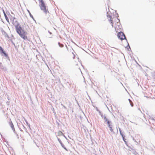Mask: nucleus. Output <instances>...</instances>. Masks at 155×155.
<instances>
[{
	"label": "nucleus",
	"instance_id": "c9c22d12",
	"mask_svg": "<svg viewBox=\"0 0 155 155\" xmlns=\"http://www.w3.org/2000/svg\"><path fill=\"white\" fill-rule=\"evenodd\" d=\"M6 12L8 15V13L10 14L9 12L8 11Z\"/></svg>",
	"mask_w": 155,
	"mask_h": 155
},
{
	"label": "nucleus",
	"instance_id": "423d86ee",
	"mask_svg": "<svg viewBox=\"0 0 155 155\" xmlns=\"http://www.w3.org/2000/svg\"><path fill=\"white\" fill-rule=\"evenodd\" d=\"M9 124L11 127L12 130H13V132L15 134V130L14 127V126L13 124L12 123V122L11 121V119L10 120V121L9 122Z\"/></svg>",
	"mask_w": 155,
	"mask_h": 155
},
{
	"label": "nucleus",
	"instance_id": "4be33fe9",
	"mask_svg": "<svg viewBox=\"0 0 155 155\" xmlns=\"http://www.w3.org/2000/svg\"><path fill=\"white\" fill-rule=\"evenodd\" d=\"M120 134L122 138L125 137V136L124 134V132L123 131V132L120 133Z\"/></svg>",
	"mask_w": 155,
	"mask_h": 155
},
{
	"label": "nucleus",
	"instance_id": "09e8293b",
	"mask_svg": "<svg viewBox=\"0 0 155 155\" xmlns=\"http://www.w3.org/2000/svg\"><path fill=\"white\" fill-rule=\"evenodd\" d=\"M82 66L83 67V68H84V66H83V65H82Z\"/></svg>",
	"mask_w": 155,
	"mask_h": 155
},
{
	"label": "nucleus",
	"instance_id": "aec40b11",
	"mask_svg": "<svg viewBox=\"0 0 155 155\" xmlns=\"http://www.w3.org/2000/svg\"><path fill=\"white\" fill-rule=\"evenodd\" d=\"M25 120L26 123L28 125V127H29V129H30L31 128H30V124L28 123V122L27 121V120L26 119H25Z\"/></svg>",
	"mask_w": 155,
	"mask_h": 155
},
{
	"label": "nucleus",
	"instance_id": "4c0bfd02",
	"mask_svg": "<svg viewBox=\"0 0 155 155\" xmlns=\"http://www.w3.org/2000/svg\"><path fill=\"white\" fill-rule=\"evenodd\" d=\"M65 46L66 47V48L68 50V47L66 45Z\"/></svg>",
	"mask_w": 155,
	"mask_h": 155
},
{
	"label": "nucleus",
	"instance_id": "3c124183",
	"mask_svg": "<svg viewBox=\"0 0 155 155\" xmlns=\"http://www.w3.org/2000/svg\"><path fill=\"white\" fill-rule=\"evenodd\" d=\"M117 132L118 131V130H117Z\"/></svg>",
	"mask_w": 155,
	"mask_h": 155
},
{
	"label": "nucleus",
	"instance_id": "412c9836",
	"mask_svg": "<svg viewBox=\"0 0 155 155\" xmlns=\"http://www.w3.org/2000/svg\"><path fill=\"white\" fill-rule=\"evenodd\" d=\"M133 153L135 155H139L138 153L135 151V150L133 151Z\"/></svg>",
	"mask_w": 155,
	"mask_h": 155
},
{
	"label": "nucleus",
	"instance_id": "4468645a",
	"mask_svg": "<svg viewBox=\"0 0 155 155\" xmlns=\"http://www.w3.org/2000/svg\"><path fill=\"white\" fill-rule=\"evenodd\" d=\"M58 134L61 135H62L63 136V137L66 139L68 140L67 138L64 135L63 133L61 131H59L58 132Z\"/></svg>",
	"mask_w": 155,
	"mask_h": 155
},
{
	"label": "nucleus",
	"instance_id": "37998d69",
	"mask_svg": "<svg viewBox=\"0 0 155 155\" xmlns=\"http://www.w3.org/2000/svg\"><path fill=\"white\" fill-rule=\"evenodd\" d=\"M77 104L79 106V104L78 103V102H77Z\"/></svg>",
	"mask_w": 155,
	"mask_h": 155
},
{
	"label": "nucleus",
	"instance_id": "6e6552de",
	"mask_svg": "<svg viewBox=\"0 0 155 155\" xmlns=\"http://www.w3.org/2000/svg\"><path fill=\"white\" fill-rule=\"evenodd\" d=\"M0 68L5 71H7V68L5 67L1 62H0Z\"/></svg>",
	"mask_w": 155,
	"mask_h": 155
},
{
	"label": "nucleus",
	"instance_id": "c756f323",
	"mask_svg": "<svg viewBox=\"0 0 155 155\" xmlns=\"http://www.w3.org/2000/svg\"><path fill=\"white\" fill-rule=\"evenodd\" d=\"M53 113H54V115H56V113L54 110V111H53Z\"/></svg>",
	"mask_w": 155,
	"mask_h": 155
},
{
	"label": "nucleus",
	"instance_id": "58836bf2",
	"mask_svg": "<svg viewBox=\"0 0 155 155\" xmlns=\"http://www.w3.org/2000/svg\"><path fill=\"white\" fill-rule=\"evenodd\" d=\"M15 22V23L17 22V23H18V21H17V20H16V21H15V22ZM15 23L16 24V23Z\"/></svg>",
	"mask_w": 155,
	"mask_h": 155
},
{
	"label": "nucleus",
	"instance_id": "bb28decb",
	"mask_svg": "<svg viewBox=\"0 0 155 155\" xmlns=\"http://www.w3.org/2000/svg\"><path fill=\"white\" fill-rule=\"evenodd\" d=\"M119 130L120 133H121L122 132H122V131L121 130V129L120 128H119Z\"/></svg>",
	"mask_w": 155,
	"mask_h": 155
},
{
	"label": "nucleus",
	"instance_id": "79ce46f5",
	"mask_svg": "<svg viewBox=\"0 0 155 155\" xmlns=\"http://www.w3.org/2000/svg\"><path fill=\"white\" fill-rule=\"evenodd\" d=\"M61 105L62 106H63V104H61Z\"/></svg>",
	"mask_w": 155,
	"mask_h": 155
},
{
	"label": "nucleus",
	"instance_id": "ddd939ff",
	"mask_svg": "<svg viewBox=\"0 0 155 155\" xmlns=\"http://www.w3.org/2000/svg\"><path fill=\"white\" fill-rule=\"evenodd\" d=\"M127 46L126 47H125V48H126L127 49V50L128 51H130L131 50V49L130 48V47L129 45V44L128 42V41H127Z\"/></svg>",
	"mask_w": 155,
	"mask_h": 155
},
{
	"label": "nucleus",
	"instance_id": "20e7f679",
	"mask_svg": "<svg viewBox=\"0 0 155 155\" xmlns=\"http://www.w3.org/2000/svg\"><path fill=\"white\" fill-rule=\"evenodd\" d=\"M0 54L2 56L5 57L6 58H7L9 61L10 60L8 54L4 50L3 48L0 50Z\"/></svg>",
	"mask_w": 155,
	"mask_h": 155
},
{
	"label": "nucleus",
	"instance_id": "8fccbe9b",
	"mask_svg": "<svg viewBox=\"0 0 155 155\" xmlns=\"http://www.w3.org/2000/svg\"><path fill=\"white\" fill-rule=\"evenodd\" d=\"M21 130V131H22L21 130Z\"/></svg>",
	"mask_w": 155,
	"mask_h": 155
},
{
	"label": "nucleus",
	"instance_id": "cd10ccee",
	"mask_svg": "<svg viewBox=\"0 0 155 155\" xmlns=\"http://www.w3.org/2000/svg\"><path fill=\"white\" fill-rule=\"evenodd\" d=\"M15 19H16V18L14 17L13 18V21H12V22H13V21H14V20Z\"/></svg>",
	"mask_w": 155,
	"mask_h": 155
},
{
	"label": "nucleus",
	"instance_id": "7ed1b4c3",
	"mask_svg": "<svg viewBox=\"0 0 155 155\" xmlns=\"http://www.w3.org/2000/svg\"><path fill=\"white\" fill-rule=\"evenodd\" d=\"M117 36L119 39L121 41L125 40L127 41V39L126 37L125 34L122 32H119L117 34Z\"/></svg>",
	"mask_w": 155,
	"mask_h": 155
},
{
	"label": "nucleus",
	"instance_id": "2eb2a0df",
	"mask_svg": "<svg viewBox=\"0 0 155 155\" xmlns=\"http://www.w3.org/2000/svg\"><path fill=\"white\" fill-rule=\"evenodd\" d=\"M112 125H110L109 126H108V127L109 128L110 130V131L111 132H113V133L114 134V131L113 129L112 128Z\"/></svg>",
	"mask_w": 155,
	"mask_h": 155
},
{
	"label": "nucleus",
	"instance_id": "393cba45",
	"mask_svg": "<svg viewBox=\"0 0 155 155\" xmlns=\"http://www.w3.org/2000/svg\"><path fill=\"white\" fill-rule=\"evenodd\" d=\"M11 42L14 45V46L15 48H16V47L15 46V44L14 43V42H13L12 41H11Z\"/></svg>",
	"mask_w": 155,
	"mask_h": 155
},
{
	"label": "nucleus",
	"instance_id": "9d476101",
	"mask_svg": "<svg viewBox=\"0 0 155 155\" xmlns=\"http://www.w3.org/2000/svg\"><path fill=\"white\" fill-rule=\"evenodd\" d=\"M107 17L108 18H110V24H111L112 27H113V20L112 19V17L110 15H107Z\"/></svg>",
	"mask_w": 155,
	"mask_h": 155
},
{
	"label": "nucleus",
	"instance_id": "864d4df0",
	"mask_svg": "<svg viewBox=\"0 0 155 155\" xmlns=\"http://www.w3.org/2000/svg\"><path fill=\"white\" fill-rule=\"evenodd\" d=\"M46 64V65L48 67V65H47Z\"/></svg>",
	"mask_w": 155,
	"mask_h": 155
},
{
	"label": "nucleus",
	"instance_id": "1a4fd4ad",
	"mask_svg": "<svg viewBox=\"0 0 155 155\" xmlns=\"http://www.w3.org/2000/svg\"><path fill=\"white\" fill-rule=\"evenodd\" d=\"M2 10L6 21H7V22L9 23L8 18V16H7L4 10L3 9H2Z\"/></svg>",
	"mask_w": 155,
	"mask_h": 155
},
{
	"label": "nucleus",
	"instance_id": "f03ea898",
	"mask_svg": "<svg viewBox=\"0 0 155 155\" xmlns=\"http://www.w3.org/2000/svg\"><path fill=\"white\" fill-rule=\"evenodd\" d=\"M39 3V6L41 9L43 11L45 14L48 12L49 13L48 9L47 8V6L45 5V3L43 0H38Z\"/></svg>",
	"mask_w": 155,
	"mask_h": 155
},
{
	"label": "nucleus",
	"instance_id": "f3484780",
	"mask_svg": "<svg viewBox=\"0 0 155 155\" xmlns=\"http://www.w3.org/2000/svg\"><path fill=\"white\" fill-rule=\"evenodd\" d=\"M61 147L66 151H68V150L67 149V148L65 147V146H64V144L63 143H61V144H60Z\"/></svg>",
	"mask_w": 155,
	"mask_h": 155
},
{
	"label": "nucleus",
	"instance_id": "e433bc0d",
	"mask_svg": "<svg viewBox=\"0 0 155 155\" xmlns=\"http://www.w3.org/2000/svg\"><path fill=\"white\" fill-rule=\"evenodd\" d=\"M16 136H18V137H17V138H18H18H19V137H18V134H16Z\"/></svg>",
	"mask_w": 155,
	"mask_h": 155
},
{
	"label": "nucleus",
	"instance_id": "ea45409f",
	"mask_svg": "<svg viewBox=\"0 0 155 155\" xmlns=\"http://www.w3.org/2000/svg\"><path fill=\"white\" fill-rule=\"evenodd\" d=\"M72 54H74V56L73 57V59H74V58H75V55L74 54H73V53H72Z\"/></svg>",
	"mask_w": 155,
	"mask_h": 155
},
{
	"label": "nucleus",
	"instance_id": "c85d7f7f",
	"mask_svg": "<svg viewBox=\"0 0 155 155\" xmlns=\"http://www.w3.org/2000/svg\"><path fill=\"white\" fill-rule=\"evenodd\" d=\"M63 107L66 110L67 109V107L63 105Z\"/></svg>",
	"mask_w": 155,
	"mask_h": 155
},
{
	"label": "nucleus",
	"instance_id": "f704fd0d",
	"mask_svg": "<svg viewBox=\"0 0 155 155\" xmlns=\"http://www.w3.org/2000/svg\"><path fill=\"white\" fill-rule=\"evenodd\" d=\"M2 48L1 46H0V50H1Z\"/></svg>",
	"mask_w": 155,
	"mask_h": 155
},
{
	"label": "nucleus",
	"instance_id": "f257e3e1",
	"mask_svg": "<svg viewBox=\"0 0 155 155\" xmlns=\"http://www.w3.org/2000/svg\"><path fill=\"white\" fill-rule=\"evenodd\" d=\"M12 24L15 26L16 32L23 39L25 40L27 39V37L26 36L27 33L24 29L22 28L19 23H17L16 24L12 22Z\"/></svg>",
	"mask_w": 155,
	"mask_h": 155
},
{
	"label": "nucleus",
	"instance_id": "a211bd4d",
	"mask_svg": "<svg viewBox=\"0 0 155 155\" xmlns=\"http://www.w3.org/2000/svg\"><path fill=\"white\" fill-rule=\"evenodd\" d=\"M122 138V139H123V141H124V142H125V144L126 145H127V146L128 147H129L128 146V145H127V141H126V139L125 138V137H124Z\"/></svg>",
	"mask_w": 155,
	"mask_h": 155
},
{
	"label": "nucleus",
	"instance_id": "b1692460",
	"mask_svg": "<svg viewBox=\"0 0 155 155\" xmlns=\"http://www.w3.org/2000/svg\"><path fill=\"white\" fill-rule=\"evenodd\" d=\"M128 100H129V102H130V106H131V107H133V106H134V104H133V103H132V104H131V103L130 101H131V100H130V99H128Z\"/></svg>",
	"mask_w": 155,
	"mask_h": 155
},
{
	"label": "nucleus",
	"instance_id": "a19ab883",
	"mask_svg": "<svg viewBox=\"0 0 155 155\" xmlns=\"http://www.w3.org/2000/svg\"><path fill=\"white\" fill-rule=\"evenodd\" d=\"M23 126L24 128H25V126H24V125H23Z\"/></svg>",
	"mask_w": 155,
	"mask_h": 155
},
{
	"label": "nucleus",
	"instance_id": "473e14b6",
	"mask_svg": "<svg viewBox=\"0 0 155 155\" xmlns=\"http://www.w3.org/2000/svg\"><path fill=\"white\" fill-rule=\"evenodd\" d=\"M48 32L49 33L50 35H51L52 34V33L50 31H48Z\"/></svg>",
	"mask_w": 155,
	"mask_h": 155
},
{
	"label": "nucleus",
	"instance_id": "39448f33",
	"mask_svg": "<svg viewBox=\"0 0 155 155\" xmlns=\"http://www.w3.org/2000/svg\"><path fill=\"white\" fill-rule=\"evenodd\" d=\"M104 121L107 124V126H109L110 125H112V122L111 120L108 119L107 118L105 115H104Z\"/></svg>",
	"mask_w": 155,
	"mask_h": 155
},
{
	"label": "nucleus",
	"instance_id": "a18cd8bd",
	"mask_svg": "<svg viewBox=\"0 0 155 155\" xmlns=\"http://www.w3.org/2000/svg\"><path fill=\"white\" fill-rule=\"evenodd\" d=\"M153 120H154L155 121V119H153Z\"/></svg>",
	"mask_w": 155,
	"mask_h": 155
},
{
	"label": "nucleus",
	"instance_id": "5701e85b",
	"mask_svg": "<svg viewBox=\"0 0 155 155\" xmlns=\"http://www.w3.org/2000/svg\"><path fill=\"white\" fill-rule=\"evenodd\" d=\"M57 139L58 142H59L60 144H61V143H62V142L61 140L60 139V138H58V137H57Z\"/></svg>",
	"mask_w": 155,
	"mask_h": 155
},
{
	"label": "nucleus",
	"instance_id": "9b49d317",
	"mask_svg": "<svg viewBox=\"0 0 155 155\" xmlns=\"http://www.w3.org/2000/svg\"><path fill=\"white\" fill-rule=\"evenodd\" d=\"M1 31L2 32V34L4 35H7V37H8V35L5 32V31L3 30L2 28H1Z\"/></svg>",
	"mask_w": 155,
	"mask_h": 155
},
{
	"label": "nucleus",
	"instance_id": "603ef678",
	"mask_svg": "<svg viewBox=\"0 0 155 155\" xmlns=\"http://www.w3.org/2000/svg\"><path fill=\"white\" fill-rule=\"evenodd\" d=\"M117 28V26H116V28Z\"/></svg>",
	"mask_w": 155,
	"mask_h": 155
},
{
	"label": "nucleus",
	"instance_id": "de8ad7c7",
	"mask_svg": "<svg viewBox=\"0 0 155 155\" xmlns=\"http://www.w3.org/2000/svg\"><path fill=\"white\" fill-rule=\"evenodd\" d=\"M68 137H69L70 138V137H69V136H68Z\"/></svg>",
	"mask_w": 155,
	"mask_h": 155
},
{
	"label": "nucleus",
	"instance_id": "f8f14e48",
	"mask_svg": "<svg viewBox=\"0 0 155 155\" xmlns=\"http://www.w3.org/2000/svg\"><path fill=\"white\" fill-rule=\"evenodd\" d=\"M96 110L98 112L99 114L101 116V117L102 118H104V115H103V114L99 110H98V109L97 107L96 108Z\"/></svg>",
	"mask_w": 155,
	"mask_h": 155
},
{
	"label": "nucleus",
	"instance_id": "6ab92c4d",
	"mask_svg": "<svg viewBox=\"0 0 155 155\" xmlns=\"http://www.w3.org/2000/svg\"><path fill=\"white\" fill-rule=\"evenodd\" d=\"M58 44L60 48H63L64 46V45L60 42L58 43Z\"/></svg>",
	"mask_w": 155,
	"mask_h": 155
},
{
	"label": "nucleus",
	"instance_id": "c03bdc74",
	"mask_svg": "<svg viewBox=\"0 0 155 155\" xmlns=\"http://www.w3.org/2000/svg\"><path fill=\"white\" fill-rule=\"evenodd\" d=\"M67 83H68L69 84H69V83L68 82H67Z\"/></svg>",
	"mask_w": 155,
	"mask_h": 155
},
{
	"label": "nucleus",
	"instance_id": "2f4dec72",
	"mask_svg": "<svg viewBox=\"0 0 155 155\" xmlns=\"http://www.w3.org/2000/svg\"><path fill=\"white\" fill-rule=\"evenodd\" d=\"M56 123H57V124L58 125V126L59 125V123L58 121L56 122Z\"/></svg>",
	"mask_w": 155,
	"mask_h": 155
},
{
	"label": "nucleus",
	"instance_id": "72a5a7b5",
	"mask_svg": "<svg viewBox=\"0 0 155 155\" xmlns=\"http://www.w3.org/2000/svg\"><path fill=\"white\" fill-rule=\"evenodd\" d=\"M51 110H52V111H54V107H52V108Z\"/></svg>",
	"mask_w": 155,
	"mask_h": 155
},
{
	"label": "nucleus",
	"instance_id": "dca6fc26",
	"mask_svg": "<svg viewBox=\"0 0 155 155\" xmlns=\"http://www.w3.org/2000/svg\"><path fill=\"white\" fill-rule=\"evenodd\" d=\"M27 11L29 14L30 17H31V18H32L33 20H34V18L33 17V15L31 14V13L30 12V11H29V10H28V9H27Z\"/></svg>",
	"mask_w": 155,
	"mask_h": 155
},
{
	"label": "nucleus",
	"instance_id": "7c9ffc66",
	"mask_svg": "<svg viewBox=\"0 0 155 155\" xmlns=\"http://www.w3.org/2000/svg\"><path fill=\"white\" fill-rule=\"evenodd\" d=\"M130 148L132 150H133V151H134V150H135L133 148L130 147Z\"/></svg>",
	"mask_w": 155,
	"mask_h": 155
},
{
	"label": "nucleus",
	"instance_id": "a878e982",
	"mask_svg": "<svg viewBox=\"0 0 155 155\" xmlns=\"http://www.w3.org/2000/svg\"><path fill=\"white\" fill-rule=\"evenodd\" d=\"M6 103L8 105H10V102L8 101H7L6 102Z\"/></svg>",
	"mask_w": 155,
	"mask_h": 155
},
{
	"label": "nucleus",
	"instance_id": "0eeeda50",
	"mask_svg": "<svg viewBox=\"0 0 155 155\" xmlns=\"http://www.w3.org/2000/svg\"><path fill=\"white\" fill-rule=\"evenodd\" d=\"M116 14L117 15V16H116V17L117 18V20L118 21H117V25L118 26V28H120V26H121V25L120 23V20L118 18V17H119L117 13H116Z\"/></svg>",
	"mask_w": 155,
	"mask_h": 155
},
{
	"label": "nucleus",
	"instance_id": "49530a36",
	"mask_svg": "<svg viewBox=\"0 0 155 155\" xmlns=\"http://www.w3.org/2000/svg\"><path fill=\"white\" fill-rule=\"evenodd\" d=\"M106 107H107V108H108V109H109L108 108V107H107V106H106Z\"/></svg>",
	"mask_w": 155,
	"mask_h": 155
}]
</instances>
